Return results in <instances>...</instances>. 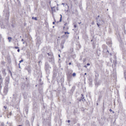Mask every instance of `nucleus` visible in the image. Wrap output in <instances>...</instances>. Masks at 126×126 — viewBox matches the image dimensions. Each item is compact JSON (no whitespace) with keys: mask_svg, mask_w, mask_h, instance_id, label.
<instances>
[{"mask_svg":"<svg viewBox=\"0 0 126 126\" xmlns=\"http://www.w3.org/2000/svg\"><path fill=\"white\" fill-rule=\"evenodd\" d=\"M29 85V83L28 82L21 83L20 84V85L21 90H24L28 87Z\"/></svg>","mask_w":126,"mask_h":126,"instance_id":"f257e3e1","label":"nucleus"},{"mask_svg":"<svg viewBox=\"0 0 126 126\" xmlns=\"http://www.w3.org/2000/svg\"><path fill=\"white\" fill-rule=\"evenodd\" d=\"M107 47L105 46V48L103 49V52L104 53H106V54H110V55L111 56L112 55V54L113 53V51L112 50L111 52H109V51H108L107 48Z\"/></svg>","mask_w":126,"mask_h":126,"instance_id":"f03ea898","label":"nucleus"},{"mask_svg":"<svg viewBox=\"0 0 126 126\" xmlns=\"http://www.w3.org/2000/svg\"><path fill=\"white\" fill-rule=\"evenodd\" d=\"M50 68L51 67L50 66L48 62H46L45 64V69L46 72L49 73V68Z\"/></svg>","mask_w":126,"mask_h":126,"instance_id":"7ed1b4c3","label":"nucleus"},{"mask_svg":"<svg viewBox=\"0 0 126 126\" xmlns=\"http://www.w3.org/2000/svg\"><path fill=\"white\" fill-rule=\"evenodd\" d=\"M8 91V86H5L4 87L3 91V95H6Z\"/></svg>","mask_w":126,"mask_h":126,"instance_id":"20e7f679","label":"nucleus"},{"mask_svg":"<svg viewBox=\"0 0 126 126\" xmlns=\"http://www.w3.org/2000/svg\"><path fill=\"white\" fill-rule=\"evenodd\" d=\"M4 15L5 17V19H8L9 17V11L8 10H5L4 11Z\"/></svg>","mask_w":126,"mask_h":126,"instance_id":"39448f33","label":"nucleus"},{"mask_svg":"<svg viewBox=\"0 0 126 126\" xmlns=\"http://www.w3.org/2000/svg\"><path fill=\"white\" fill-rule=\"evenodd\" d=\"M9 82V78L8 77H6L5 80V86H8V85Z\"/></svg>","mask_w":126,"mask_h":126,"instance_id":"423d86ee","label":"nucleus"},{"mask_svg":"<svg viewBox=\"0 0 126 126\" xmlns=\"http://www.w3.org/2000/svg\"><path fill=\"white\" fill-rule=\"evenodd\" d=\"M98 79L97 78H95V85L97 86V87L98 85H100V81H97Z\"/></svg>","mask_w":126,"mask_h":126,"instance_id":"0eeeda50","label":"nucleus"},{"mask_svg":"<svg viewBox=\"0 0 126 126\" xmlns=\"http://www.w3.org/2000/svg\"><path fill=\"white\" fill-rule=\"evenodd\" d=\"M81 95L82 97H81V98L79 99H78L79 100V102L81 101L82 100L84 102L85 101V100L84 99V95L82 94H81Z\"/></svg>","mask_w":126,"mask_h":126,"instance_id":"6e6552de","label":"nucleus"},{"mask_svg":"<svg viewBox=\"0 0 126 126\" xmlns=\"http://www.w3.org/2000/svg\"><path fill=\"white\" fill-rule=\"evenodd\" d=\"M31 67L30 66L28 65L25 67V69L27 70L29 73H30L31 72Z\"/></svg>","mask_w":126,"mask_h":126,"instance_id":"1a4fd4ad","label":"nucleus"},{"mask_svg":"<svg viewBox=\"0 0 126 126\" xmlns=\"http://www.w3.org/2000/svg\"><path fill=\"white\" fill-rule=\"evenodd\" d=\"M65 40H63L60 44V47L63 49V45L65 42Z\"/></svg>","mask_w":126,"mask_h":126,"instance_id":"9d476101","label":"nucleus"},{"mask_svg":"<svg viewBox=\"0 0 126 126\" xmlns=\"http://www.w3.org/2000/svg\"><path fill=\"white\" fill-rule=\"evenodd\" d=\"M102 22L100 23L99 22V21H97V24L98 27H99L102 24L104 23V22L103 20H102Z\"/></svg>","mask_w":126,"mask_h":126,"instance_id":"9b49d317","label":"nucleus"},{"mask_svg":"<svg viewBox=\"0 0 126 126\" xmlns=\"http://www.w3.org/2000/svg\"><path fill=\"white\" fill-rule=\"evenodd\" d=\"M73 72V70H68L66 72V75H71V74Z\"/></svg>","mask_w":126,"mask_h":126,"instance_id":"f8f14e48","label":"nucleus"},{"mask_svg":"<svg viewBox=\"0 0 126 126\" xmlns=\"http://www.w3.org/2000/svg\"><path fill=\"white\" fill-rule=\"evenodd\" d=\"M6 69H5L3 68L2 70V72L3 75L5 76L6 73L5 72Z\"/></svg>","mask_w":126,"mask_h":126,"instance_id":"ddd939ff","label":"nucleus"},{"mask_svg":"<svg viewBox=\"0 0 126 126\" xmlns=\"http://www.w3.org/2000/svg\"><path fill=\"white\" fill-rule=\"evenodd\" d=\"M67 76V78L68 80L70 81L72 77L71 75H66Z\"/></svg>","mask_w":126,"mask_h":126,"instance_id":"4468645a","label":"nucleus"},{"mask_svg":"<svg viewBox=\"0 0 126 126\" xmlns=\"http://www.w3.org/2000/svg\"><path fill=\"white\" fill-rule=\"evenodd\" d=\"M25 124L27 126H30V124L29 121L28 120H26L25 122Z\"/></svg>","mask_w":126,"mask_h":126,"instance_id":"2eb2a0df","label":"nucleus"},{"mask_svg":"<svg viewBox=\"0 0 126 126\" xmlns=\"http://www.w3.org/2000/svg\"><path fill=\"white\" fill-rule=\"evenodd\" d=\"M54 61V59L53 57V56H51V59H50L49 60V62H53Z\"/></svg>","mask_w":126,"mask_h":126,"instance_id":"dca6fc26","label":"nucleus"},{"mask_svg":"<svg viewBox=\"0 0 126 126\" xmlns=\"http://www.w3.org/2000/svg\"><path fill=\"white\" fill-rule=\"evenodd\" d=\"M125 2L124 0H122L121 1V4L123 6L126 5V4H125L124 3Z\"/></svg>","mask_w":126,"mask_h":126,"instance_id":"f3484780","label":"nucleus"},{"mask_svg":"<svg viewBox=\"0 0 126 126\" xmlns=\"http://www.w3.org/2000/svg\"><path fill=\"white\" fill-rule=\"evenodd\" d=\"M95 77H96L95 78H97L98 79V78L99 76V74L97 72H95Z\"/></svg>","mask_w":126,"mask_h":126,"instance_id":"a211bd4d","label":"nucleus"},{"mask_svg":"<svg viewBox=\"0 0 126 126\" xmlns=\"http://www.w3.org/2000/svg\"><path fill=\"white\" fill-rule=\"evenodd\" d=\"M0 83H3V80L2 77L1 75H0Z\"/></svg>","mask_w":126,"mask_h":126,"instance_id":"6ab92c4d","label":"nucleus"},{"mask_svg":"<svg viewBox=\"0 0 126 126\" xmlns=\"http://www.w3.org/2000/svg\"><path fill=\"white\" fill-rule=\"evenodd\" d=\"M73 51V48L72 47L70 49V53H72Z\"/></svg>","mask_w":126,"mask_h":126,"instance_id":"aec40b11","label":"nucleus"},{"mask_svg":"<svg viewBox=\"0 0 126 126\" xmlns=\"http://www.w3.org/2000/svg\"><path fill=\"white\" fill-rule=\"evenodd\" d=\"M55 7H51V9L52 11H53L54 12H55Z\"/></svg>","mask_w":126,"mask_h":126,"instance_id":"412c9836","label":"nucleus"},{"mask_svg":"<svg viewBox=\"0 0 126 126\" xmlns=\"http://www.w3.org/2000/svg\"><path fill=\"white\" fill-rule=\"evenodd\" d=\"M8 39L9 40V42H11V40L12 39V38L10 37H8Z\"/></svg>","mask_w":126,"mask_h":126,"instance_id":"4be33fe9","label":"nucleus"},{"mask_svg":"<svg viewBox=\"0 0 126 126\" xmlns=\"http://www.w3.org/2000/svg\"><path fill=\"white\" fill-rule=\"evenodd\" d=\"M107 44L108 45H110L111 44V41L108 42H107Z\"/></svg>","mask_w":126,"mask_h":126,"instance_id":"5701e85b","label":"nucleus"},{"mask_svg":"<svg viewBox=\"0 0 126 126\" xmlns=\"http://www.w3.org/2000/svg\"><path fill=\"white\" fill-rule=\"evenodd\" d=\"M32 19H34L36 20H37V19L36 17H32Z\"/></svg>","mask_w":126,"mask_h":126,"instance_id":"b1692460","label":"nucleus"},{"mask_svg":"<svg viewBox=\"0 0 126 126\" xmlns=\"http://www.w3.org/2000/svg\"><path fill=\"white\" fill-rule=\"evenodd\" d=\"M34 115H33L32 117L31 120H32V122H33V120H34Z\"/></svg>","mask_w":126,"mask_h":126,"instance_id":"393cba45","label":"nucleus"},{"mask_svg":"<svg viewBox=\"0 0 126 126\" xmlns=\"http://www.w3.org/2000/svg\"><path fill=\"white\" fill-rule=\"evenodd\" d=\"M60 16H61V17H60V20H59V22H61L62 21V15H60Z\"/></svg>","mask_w":126,"mask_h":126,"instance_id":"a878e982","label":"nucleus"},{"mask_svg":"<svg viewBox=\"0 0 126 126\" xmlns=\"http://www.w3.org/2000/svg\"><path fill=\"white\" fill-rule=\"evenodd\" d=\"M117 61L116 60H115L113 61V63L114 64H116L117 63Z\"/></svg>","mask_w":126,"mask_h":126,"instance_id":"bb28decb","label":"nucleus"},{"mask_svg":"<svg viewBox=\"0 0 126 126\" xmlns=\"http://www.w3.org/2000/svg\"><path fill=\"white\" fill-rule=\"evenodd\" d=\"M2 84V83H0V91L1 90V88L2 87L1 84Z\"/></svg>","mask_w":126,"mask_h":126,"instance_id":"cd10ccee","label":"nucleus"},{"mask_svg":"<svg viewBox=\"0 0 126 126\" xmlns=\"http://www.w3.org/2000/svg\"><path fill=\"white\" fill-rule=\"evenodd\" d=\"M25 111H26V114H28V110L27 109H25Z\"/></svg>","mask_w":126,"mask_h":126,"instance_id":"c85d7f7f","label":"nucleus"},{"mask_svg":"<svg viewBox=\"0 0 126 126\" xmlns=\"http://www.w3.org/2000/svg\"><path fill=\"white\" fill-rule=\"evenodd\" d=\"M72 75L73 77H75L76 76V74L75 73H73Z\"/></svg>","mask_w":126,"mask_h":126,"instance_id":"c756f323","label":"nucleus"},{"mask_svg":"<svg viewBox=\"0 0 126 126\" xmlns=\"http://www.w3.org/2000/svg\"><path fill=\"white\" fill-rule=\"evenodd\" d=\"M102 20L100 19L99 20H98V21H99V22H100V23L102 22Z\"/></svg>","mask_w":126,"mask_h":126,"instance_id":"7c9ffc66","label":"nucleus"},{"mask_svg":"<svg viewBox=\"0 0 126 126\" xmlns=\"http://www.w3.org/2000/svg\"><path fill=\"white\" fill-rule=\"evenodd\" d=\"M62 5H63L64 6L65 5L66 6L67 5V4H65V3H63L62 4Z\"/></svg>","mask_w":126,"mask_h":126,"instance_id":"2f4dec72","label":"nucleus"},{"mask_svg":"<svg viewBox=\"0 0 126 126\" xmlns=\"http://www.w3.org/2000/svg\"><path fill=\"white\" fill-rule=\"evenodd\" d=\"M64 33H65V34H66V33L67 34H69V32H64Z\"/></svg>","mask_w":126,"mask_h":126,"instance_id":"473e14b6","label":"nucleus"},{"mask_svg":"<svg viewBox=\"0 0 126 126\" xmlns=\"http://www.w3.org/2000/svg\"><path fill=\"white\" fill-rule=\"evenodd\" d=\"M23 60H21L20 61H19V62L20 63H21V62H23Z\"/></svg>","mask_w":126,"mask_h":126,"instance_id":"72a5a7b5","label":"nucleus"},{"mask_svg":"<svg viewBox=\"0 0 126 126\" xmlns=\"http://www.w3.org/2000/svg\"><path fill=\"white\" fill-rule=\"evenodd\" d=\"M98 17H96V22H97V21H98Z\"/></svg>","mask_w":126,"mask_h":126,"instance_id":"f704fd0d","label":"nucleus"},{"mask_svg":"<svg viewBox=\"0 0 126 126\" xmlns=\"http://www.w3.org/2000/svg\"><path fill=\"white\" fill-rule=\"evenodd\" d=\"M5 63L4 61H2V62L1 64H5Z\"/></svg>","mask_w":126,"mask_h":126,"instance_id":"c9c22d12","label":"nucleus"},{"mask_svg":"<svg viewBox=\"0 0 126 126\" xmlns=\"http://www.w3.org/2000/svg\"><path fill=\"white\" fill-rule=\"evenodd\" d=\"M124 76H126V72H124Z\"/></svg>","mask_w":126,"mask_h":126,"instance_id":"e433bc0d","label":"nucleus"},{"mask_svg":"<svg viewBox=\"0 0 126 126\" xmlns=\"http://www.w3.org/2000/svg\"><path fill=\"white\" fill-rule=\"evenodd\" d=\"M9 115H10V116L12 115V113L11 111L10 112V113H9Z\"/></svg>","mask_w":126,"mask_h":126,"instance_id":"4c0bfd02","label":"nucleus"},{"mask_svg":"<svg viewBox=\"0 0 126 126\" xmlns=\"http://www.w3.org/2000/svg\"><path fill=\"white\" fill-rule=\"evenodd\" d=\"M2 38L1 35L0 34V40H1Z\"/></svg>","mask_w":126,"mask_h":126,"instance_id":"58836bf2","label":"nucleus"},{"mask_svg":"<svg viewBox=\"0 0 126 126\" xmlns=\"http://www.w3.org/2000/svg\"><path fill=\"white\" fill-rule=\"evenodd\" d=\"M9 72L11 74V75L12 76V73L11 72V71L9 70Z\"/></svg>","mask_w":126,"mask_h":126,"instance_id":"ea45409f","label":"nucleus"},{"mask_svg":"<svg viewBox=\"0 0 126 126\" xmlns=\"http://www.w3.org/2000/svg\"><path fill=\"white\" fill-rule=\"evenodd\" d=\"M74 27L75 28H76L77 27V25H74Z\"/></svg>","mask_w":126,"mask_h":126,"instance_id":"a19ab883","label":"nucleus"},{"mask_svg":"<svg viewBox=\"0 0 126 126\" xmlns=\"http://www.w3.org/2000/svg\"><path fill=\"white\" fill-rule=\"evenodd\" d=\"M68 24L67 23H65L64 24V25L65 26H66V25H67V24Z\"/></svg>","mask_w":126,"mask_h":126,"instance_id":"79ce46f5","label":"nucleus"},{"mask_svg":"<svg viewBox=\"0 0 126 126\" xmlns=\"http://www.w3.org/2000/svg\"><path fill=\"white\" fill-rule=\"evenodd\" d=\"M109 111H110V112H111L112 111V110L111 109H110V110H109Z\"/></svg>","mask_w":126,"mask_h":126,"instance_id":"37998d69","label":"nucleus"},{"mask_svg":"<svg viewBox=\"0 0 126 126\" xmlns=\"http://www.w3.org/2000/svg\"><path fill=\"white\" fill-rule=\"evenodd\" d=\"M47 54L48 55V56L51 55V54H50V53H47Z\"/></svg>","mask_w":126,"mask_h":126,"instance_id":"c03bdc74","label":"nucleus"},{"mask_svg":"<svg viewBox=\"0 0 126 126\" xmlns=\"http://www.w3.org/2000/svg\"><path fill=\"white\" fill-rule=\"evenodd\" d=\"M26 82H27V79H28L27 78H26ZM27 82H28V81H27Z\"/></svg>","mask_w":126,"mask_h":126,"instance_id":"a18cd8bd","label":"nucleus"},{"mask_svg":"<svg viewBox=\"0 0 126 126\" xmlns=\"http://www.w3.org/2000/svg\"><path fill=\"white\" fill-rule=\"evenodd\" d=\"M15 48H16V49H17V48H19V47H15Z\"/></svg>","mask_w":126,"mask_h":126,"instance_id":"49530a36","label":"nucleus"},{"mask_svg":"<svg viewBox=\"0 0 126 126\" xmlns=\"http://www.w3.org/2000/svg\"><path fill=\"white\" fill-rule=\"evenodd\" d=\"M87 65L88 66L89 65H90V64L89 63H87Z\"/></svg>","mask_w":126,"mask_h":126,"instance_id":"de8ad7c7","label":"nucleus"},{"mask_svg":"<svg viewBox=\"0 0 126 126\" xmlns=\"http://www.w3.org/2000/svg\"><path fill=\"white\" fill-rule=\"evenodd\" d=\"M67 122L68 123H69L70 122V120H68L67 121Z\"/></svg>","mask_w":126,"mask_h":126,"instance_id":"09e8293b","label":"nucleus"},{"mask_svg":"<svg viewBox=\"0 0 126 126\" xmlns=\"http://www.w3.org/2000/svg\"><path fill=\"white\" fill-rule=\"evenodd\" d=\"M71 62H70L69 63V65H71Z\"/></svg>","mask_w":126,"mask_h":126,"instance_id":"8fccbe9b","label":"nucleus"},{"mask_svg":"<svg viewBox=\"0 0 126 126\" xmlns=\"http://www.w3.org/2000/svg\"><path fill=\"white\" fill-rule=\"evenodd\" d=\"M17 51L18 52H19L20 51V49H18L17 50Z\"/></svg>","mask_w":126,"mask_h":126,"instance_id":"3c124183","label":"nucleus"},{"mask_svg":"<svg viewBox=\"0 0 126 126\" xmlns=\"http://www.w3.org/2000/svg\"><path fill=\"white\" fill-rule=\"evenodd\" d=\"M4 108H5V109H6V106H4Z\"/></svg>","mask_w":126,"mask_h":126,"instance_id":"603ef678","label":"nucleus"},{"mask_svg":"<svg viewBox=\"0 0 126 126\" xmlns=\"http://www.w3.org/2000/svg\"><path fill=\"white\" fill-rule=\"evenodd\" d=\"M84 67H86V68H87V66H86V65H84Z\"/></svg>","mask_w":126,"mask_h":126,"instance_id":"864d4df0","label":"nucleus"},{"mask_svg":"<svg viewBox=\"0 0 126 126\" xmlns=\"http://www.w3.org/2000/svg\"><path fill=\"white\" fill-rule=\"evenodd\" d=\"M55 22H53L52 23H53V24H55Z\"/></svg>","mask_w":126,"mask_h":126,"instance_id":"5fc2aeb1","label":"nucleus"},{"mask_svg":"<svg viewBox=\"0 0 126 126\" xmlns=\"http://www.w3.org/2000/svg\"><path fill=\"white\" fill-rule=\"evenodd\" d=\"M24 40L23 39H22V40H21V41H24Z\"/></svg>","mask_w":126,"mask_h":126,"instance_id":"6e6d98bb","label":"nucleus"},{"mask_svg":"<svg viewBox=\"0 0 126 126\" xmlns=\"http://www.w3.org/2000/svg\"><path fill=\"white\" fill-rule=\"evenodd\" d=\"M124 77H125V79L126 80V76H124Z\"/></svg>","mask_w":126,"mask_h":126,"instance_id":"4d7b16f0","label":"nucleus"},{"mask_svg":"<svg viewBox=\"0 0 126 126\" xmlns=\"http://www.w3.org/2000/svg\"><path fill=\"white\" fill-rule=\"evenodd\" d=\"M40 62H41V61H39V62H38V63H40Z\"/></svg>","mask_w":126,"mask_h":126,"instance_id":"13d9d810","label":"nucleus"},{"mask_svg":"<svg viewBox=\"0 0 126 126\" xmlns=\"http://www.w3.org/2000/svg\"><path fill=\"white\" fill-rule=\"evenodd\" d=\"M58 56H59V57H60V55L59 54V55H58Z\"/></svg>","mask_w":126,"mask_h":126,"instance_id":"bf43d9fd","label":"nucleus"},{"mask_svg":"<svg viewBox=\"0 0 126 126\" xmlns=\"http://www.w3.org/2000/svg\"><path fill=\"white\" fill-rule=\"evenodd\" d=\"M112 112L113 113H114V111H112Z\"/></svg>","mask_w":126,"mask_h":126,"instance_id":"052dcab7","label":"nucleus"},{"mask_svg":"<svg viewBox=\"0 0 126 126\" xmlns=\"http://www.w3.org/2000/svg\"><path fill=\"white\" fill-rule=\"evenodd\" d=\"M39 80L40 81H41V79H40Z\"/></svg>","mask_w":126,"mask_h":126,"instance_id":"680f3d73","label":"nucleus"},{"mask_svg":"<svg viewBox=\"0 0 126 126\" xmlns=\"http://www.w3.org/2000/svg\"><path fill=\"white\" fill-rule=\"evenodd\" d=\"M94 23V22H92V24H93Z\"/></svg>","mask_w":126,"mask_h":126,"instance_id":"e2e57ef3","label":"nucleus"},{"mask_svg":"<svg viewBox=\"0 0 126 126\" xmlns=\"http://www.w3.org/2000/svg\"><path fill=\"white\" fill-rule=\"evenodd\" d=\"M87 74L86 73H85V74H84V75H86Z\"/></svg>","mask_w":126,"mask_h":126,"instance_id":"0e129e2a","label":"nucleus"},{"mask_svg":"<svg viewBox=\"0 0 126 126\" xmlns=\"http://www.w3.org/2000/svg\"><path fill=\"white\" fill-rule=\"evenodd\" d=\"M99 16H100L99 15H98L97 16V17L98 18Z\"/></svg>","mask_w":126,"mask_h":126,"instance_id":"69168bd1","label":"nucleus"},{"mask_svg":"<svg viewBox=\"0 0 126 126\" xmlns=\"http://www.w3.org/2000/svg\"><path fill=\"white\" fill-rule=\"evenodd\" d=\"M93 46H94V43H93Z\"/></svg>","mask_w":126,"mask_h":126,"instance_id":"338daca9","label":"nucleus"},{"mask_svg":"<svg viewBox=\"0 0 126 126\" xmlns=\"http://www.w3.org/2000/svg\"><path fill=\"white\" fill-rule=\"evenodd\" d=\"M25 44V42H23V44Z\"/></svg>","mask_w":126,"mask_h":126,"instance_id":"774afa93","label":"nucleus"}]
</instances>
